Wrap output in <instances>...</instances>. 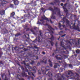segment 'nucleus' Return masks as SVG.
<instances>
[{"mask_svg": "<svg viewBox=\"0 0 80 80\" xmlns=\"http://www.w3.org/2000/svg\"><path fill=\"white\" fill-rule=\"evenodd\" d=\"M47 68H49V67L47 66L46 68L44 67L42 68L41 70L42 73H43V74H45L46 75H48L49 77H52V73L49 72L48 71V69L45 71Z\"/></svg>", "mask_w": 80, "mask_h": 80, "instance_id": "obj_1", "label": "nucleus"}, {"mask_svg": "<svg viewBox=\"0 0 80 80\" xmlns=\"http://www.w3.org/2000/svg\"><path fill=\"white\" fill-rule=\"evenodd\" d=\"M68 75H72L70 76L72 78H75L76 80H80V77H78L79 76V75L77 73H76L75 74H73L71 71H69L68 73Z\"/></svg>", "mask_w": 80, "mask_h": 80, "instance_id": "obj_2", "label": "nucleus"}, {"mask_svg": "<svg viewBox=\"0 0 80 80\" xmlns=\"http://www.w3.org/2000/svg\"><path fill=\"white\" fill-rule=\"evenodd\" d=\"M54 10H53V9L51 7H50L49 8V10H51L53 14H55L56 12H57L58 13V15H60V9L56 7H54Z\"/></svg>", "mask_w": 80, "mask_h": 80, "instance_id": "obj_3", "label": "nucleus"}, {"mask_svg": "<svg viewBox=\"0 0 80 80\" xmlns=\"http://www.w3.org/2000/svg\"><path fill=\"white\" fill-rule=\"evenodd\" d=\"M65 75H61L60 74H58L56 75L55 77L57 78V79L58 80H65V78L63 77H65Z\"/></svg>", "mask_w": 80, "mask_h": 80, "instance_id": "obj_4", "label": "nucleus"}, {"mask_svg": "<svg viewBox=\"0 0 80 80\" xmlns=\"http://www.w3.org/2000/svg\"><path fill=\"white\" fill-rule=\"evenodd\" d=\"M39 33H40V37L38 36V37L37 38V39H38V42H42V32L41 31H39Z\"/></svg>", "mask_w": 80, "mask_h": 80, "instance_id": "obj_5", "label": "nucleus"}, {"mask_svg": "<svg viewBox=\"0 0 80 80\" xmlns=\"http://www.w3.org/2000/svg\"><path fill=\"white\" fill-rule=\"evenodd\" d=\"M66 5H67V6H68V7H69V6L70 5V3H67L65 4L64 6L63 7V8L64 9V11H65V12H67V9L66 8Z\"/></svg>", "mask_w": 80, "mask_h": 80, "instance_id": "obj_6", "label": "nucleus"}, {"mask_svg": "<svg viewBox=\"0 0 80 80\" xmlns=\"http://www.w3.org/2000/svg\"><path fill=\"white\" fill-rule=\"evenodd\" d=\"M70 27L71 28H74V29H76V30H79V28L78 26L77 27L75 26V24L72 25V23H71V25H70Z\"/></svg>", "mask_w": 80, "mask_h": 80, "instance_id": "obj_7", "label": "nucleus"}, {"mask_svg": "<svg viewBox=\"0 0 80 80\" xmlns=\"http://www.w3.org/2000/svg\"><path fill=\"white\" fill-rule=\"evenodd\" d=\"M25 70L26 72H27L28 73V75H32L33 76H34V74H33V73H32V72H30V71L27 70L26 68Z\"/></svg>", "mask_w": 80, "mask_h": 80, "instance_id": "obj_8", "label": "nucleus"}, {"mask_svg": "<svg viewBox=\"0 0 80 80\" xmlns=\"http://www.w3.org/2000/svg\"><path fill=\"white\" fill-rule=\"evenodd\" d=\"M74 42V41H72V43H73V44H75V45H76V46H77V45H79V44H80V40H78V42Z\"/></svg>", "mask_w": 80, "mask_h": 80, "instance_id": "obj_9", "label": "nucleus"}, {"mask_svg": "<svg viewBox=\"0 0 80 80\" xmlns=\"http://www.w3.org/2000/svg\"><path fill=\"white\" fill-rule=\"evenodd\" d=\"M47 57H44L43 58V60L42 61H41V62H43L44 63H47Z\"/></svg>", "mask_w": 80, "mask_h": 80, "instance_id": "obj_10", "label": "nucleus"}, {"mask_svg": "<svg viewBox=\"0 0 80 80\" xmlns=\"http://www.w3.org/2000/svg\"><path fill=\"white\" fill-rule=\"evenodd\" d=\"M2 78H3L4 80H8L6 77V75L5 74H3L2 75Z\"/></svg>", "mask_w": 80, "mask_h": 80, "instance_id": "obj_11", "label": "nucleus"}, {"mask_svg": "<svg viewBox=\"0 0 80 80\" xmlns=\"http://www.w3.org/2000/svg\"><path fill=\"white\" fill-rule=\"evenodd\" d=\"M5 10H2L0 11V14L1 15H5Z\"/></svg>", "mask_w": 80, "mask_h": 80, "instance_id": "obj_12", "label": "nucleus"}, {"mask_svg": "<svg viewBox=\"0 0 80 80\" xmlns=\"http://www.w3.org/2000/svg\"><path fill=\"white\" fill-rule=\"evenodd\" d=\"M48 37L49 39H50L51 41H53V40H54V38L53 37V35L51 34V36H49Z\"/></svg>", "mask_w": 80, "mask_h": 80, "instance_id": "obj_13", "label": "nucleus"}, {"mask_svg": "<svg viewBox=\"0 0 80 80\" xmlns=\"http://www.w3.org/2000/svg\"><path fill=\"white\" fill-rule=\"evenodd\" d=\"M21 68L22 70H23V72L22 74V75L23 76V77H25V76H26V74L25 73V72H24V71H25V70L24 69L23 67H21Z\"/></svg>", "mask_w": 80, "mask_h": 80, "instance_id": "obj_14", "label": "nucleus"}, {"mask_svg": "<svg viewBox=\"0 0 80 80\" xmlns=\"http://www.w3.org/2000/svg\"><path fill=\"white\" fill-rule=\"evenodd\" d=\"M36 70H37V68L35 66H34V67H33V68L32 69V70L34 71V72H33V73H35V72H36Z\"/></svg>", "mask_w": 80, "mask_h": 80, "instance_id": "obj_15", "label": "nucleus"}, {"mask_svg": "<svg viewBox=\"0 0 80 80\" xmlns=\"http://www.w3.org/2000/svg\"><path fill=\"white\" fill-rule=\"evenodd\" d=\"M63 21L64 22H62V23H63V24H64V23L65 22V21L66 22H67V23H69V21H68V20H67V19H63Z\"/></svg>", "mask_w": 80, "mask_h": 80, "instance_id": "obj_16", "label": "nucleus"}, {"mask_svg": "<svg viewBox=\"0 0 80 80\" xmlns=\"http://www.w3.org/2000/svg\"><path fill=\"white\" fill-rule=\"evenodd\" d=\"M48 62H49V65L50 67H52V66H53V65L52 64V63L51 62V61H50V60L49 59L48 60Z\"/></svg>", "mask_w": 80, "mask_h": 80, "instance_id": "obj_17", "label": "nucleus"}, {"mask_svg": "<svg viewBox=\"0 0 80 80\" xmlns=\"http://www.w3.org/2000/svg\"><path fill=\"white\" fill-rule=\"evenodd\" d=\"M14 3L15 5H17L18 4V1L17 0L15 1L14 2Z\"/></svg>", "mask_w": 80, "mask_h": 80, "instance_id": "obj_18", "label": "nucleus"}, {"mask_svg": "<svg viewBox=\"0 0 80 80\" xmlns=\"http://www.w3.org/2000/svg\"><path fill=\"white\" fill-rule=\"evenodd\" d=\"M42 19L43 20H46L47 21H48V18H46L45 16H44L43 17H42Z\"/></svg>", "mask_w": 80, "mask_h": 80, "instance_id": "obj_19", "label": "nucleus"}, {"mask_svg": "<svg viewBox=\"0 0 80 80\" xmlns=\"http://www.w3.org/2000/svg\"><path fill=\"white\" fill-rule=\"evenodd\" d=\"M15 12H12V13L11 14V17H14V16L15 15Z\"/></svg>", "mask_w": 80, "mask_h": 80, "instance_id": "obj_20", "label": "nucleus"}, {"mask_svg": "<svg viewBox=\"0 0 80 80\" xmlns=\"http://www.w3.org/2000/svg\"><path fill=\"white\" fill-rule=\"evenodd\" d=\"M47 25L48 26V28H49L50 30H51V29H53V28H52V27H51V26L50 25L48 24H47Z\"/></svg>", "mask_w": 80, "mask_h": 80, "instance_id": "obj_21", "label": "nucleus"}, {"mask_svg": "<svg viewBox=\"0 0 80 80\" xmlns=\"http://www.w3.org/2000/svg\"><path fill=\"white\" fill-rule=\"evenodd\" d=\"M58 64H56L54 65V68H57V66H58Z\"/></svg>", "mask_w": 80, "mask_h": 80, "instance_id": "obj_22", "label": "nucleus"}, {"mask_svg": "<svg viewBox=\"0 0 80 80\" xmlns=\"http://www.w3.org/2000/svg\"><path fill=\"white\" fill-rule=\"evenodd\" d=\"M76 52L77 53H80V50L79 49H77L76 51Z\"/></svg>", "mask_w": 80, "mask_h": 80, "instance_id": "obj_23", "label": "nucleus"}, {"mask_svg": "<svg viewBox=\"0 0 80 80\" xmlns=\"http://www.w3.org/2000/svg\"><path fill=\"white\" fill-rule=\"evenodd\" d=\"M31 32H32L33 34H34V35H35V34H35V32H34V31L32 30V29H31Z\"/></svg>", "mask_w": 80, "mask_h": 80, "instance_id": "obj_24", "label": "nucleus"}, {"mask_svg": "<svg viewBox=\"0 0 80 80\" xmlns=\"http://www.w3.org/2000/svg\"><path fill=\"white\" fill-rule=\"evenodd\" d=\"M37 80H42V78L41 77H39L37 79Z\"/></svg>", "mask_w": 80, "mask_h": 80, "instance_id": "obj_25", "label": "nucleus"}, {"mask_svg": "<svg viewBox=\"0 0 80 80\" xmlns=\"http://www.w3.org/2000/svg\"><path fill=\"white\" fill-rule=\"evenodd\" d=\"M51 18H53V19H55V17L54 16L52 15V16L51 17Z\"/></svg>", "mask_w": 80, "mask_h": 80, "instance_id": "obj_26", "label": "nucleus"}, {"mask_svg": "<svg viewBox=\"0 0 80 80\" xmlns=\"http://www.w3.org/2000/svg\"><path fill=\"white\" fill-rule=\"evenodd\" d=\"M20 35V33H17L15 35V37H17V36H18V35Z\"/></svg>", "mask_w": 80, "mask_h": 80, "instance_id": "obj_27", "label": "nucleus"}, {"mask_svg": "<svg viewBox=\"0 0 80 80\" xmlns=\"http://www.w3.org/2000/svg\"><path fill=\"white\" fill-rule=\"evenodd\" d=\"M50 42L51 43V45L52 46H53V45L54 43L53 42H52V41H50Z\"/></svg>", "mask_w": 80, "mask_h": 80, "instance_id": "obj_28", "label": "nucleus"}, {"mask_svg": "<svg viewBox=\"0 0 80 80\" xmlns=\"http://www.w3.org/2000/svg\"><path fill=\"white\" fill-rule=\"evenodd\" d=\"M56 58L58 60L61 59V58H60V57H56Z\"/></svg>", "mask_w": 80, "mask_h": 80, "instance_id": "obj_29", "label": "nucleus"}, {"mask_svg": "<svg viewBox=\"0 0 80 80\" xmlns=\"http://www.w3.org/2000/svg\"><path fill=\"white\" fill-rule=\"evenodd\" d=\"M34 63H35V62L33 61H32V62H31V65H33Z\"/></svg>", "mask_w": 80, "mask_h": 80, "instance_id": "obj_30", "label": "nucleus"}, {"mask_svg": "<svg viewBox=\"0 0 80 80\" xmlns=\"http://www.w3.org/2000/svg\"><path fill=\"white\" fill-rule=\"evenodd\" d=\"M0 2H1V5H3V2H2L1 1H0Z\"/></svg>", "mask_w": 80, "mask_h": 80, "instance_id": "obj_31", "label": "nucleus"}, {"mask_svg": "<svg viewBox=\"0 0 80 80\" xmlns=\"http://www.w3.org/2000/svg\"><path fill=\"white\" fill-rule=\"evenodd\" d=\"M34 53V54H37V51H35Z\"/></svg>", "mask_w": 80, "mask_h": 80, "instance_id": "obj_32", "label": "nucleus"}, {"mask_svg": "<svg viewBox=\"0 0 80 80\" xmlns=\"http://www.w3.org/2000/svg\"><path fill=\"white\" fill-rule=\"evenodd\" d=\"M63 32L62 31L60 32L59 33V35H62V33Z\"/></svg>", "mask_w": 80, "mask_h": 80, "instance_id": "obj_33", "label": "nucleus"}, {"mask_svg": "<svg viewBox=\"0 0 80 80\" xmlns=\"http://www.w3.org/2000/svg\"><path fill=\"white\" fill-rule=\"evenodd\" d=\"M17 77L18 78H19L20 77V76L19 75H17Z\"/></svg>", "mask_w": 80, "mask_h": 80, "instance_id": "obj_34", "label": "nucleus"}, {"mask_svg": "<svg viewBox=\"0 0 80 80\" xmlns=\"http://www.w3.org/2000/svg\"><path fill=\"white\" fill-rule=\"evenodd\" d=\"M4 32L5 33H8V31H7V30H5L4 31Z\"/></svg>", "mask_w": 80, "mask_h": 80, "instance_id": "obj_35", "label": "nucleus"}, {"mask_svg": "<svg viewBox=\"0 0 80 80\" xmlns=\"http://www.w3.org/2000/svg\"><path fill=\"white\" fill-rule=\"evenodd\" d=\"M59 27L60 28L61 27V24L60 23H59Z\"/></svg>", "mask_w": 80, "mask_h": 80, "instance_id": "obj_36", "label": "nucleus"}, {"mask_svg": "<svg viewBox=\"0 0 80 80\" xmlns=\"http://www.w3.org/2000/svg\"><path fill=\"white\" fill-rule=\"evenodd\" d=\"M63 57H67V56H65V55L63 54L62 55V56Z\"/></svg>", "mask_w": 80, "mask_h": 80, "instance_id": "obj_37", "label": "nucleus"}, {"mask_svg": "<svg viewBox=\"0 0 80 80\" xmlns=\"http://www.w3.org/2000/svg\"><path fill=\"white\" fill-rule=\"evenodd\" d=\"M38 73L39 74H41V72H40V71H38Z\"/></svg>", "mask_w": 80, "mask_h": 80, "instance_id": "obj_38", "label": "nucleus"}, {"mask_svg": "<svg viewBox=\"0 0 80 80\" xmlns=\"http://www.w3.org/2000/svg\"><path fill=\"white\" fill-rule=\"evenodd\" d=\"M42 54L43 55H45V52H42Z\"/></svg>", "mask_w": 80, "mask_h": 80, "instance_id": "obj_39", "label": "nucleus"}, {"mask_svg": "<svg viewBox=\"0 0 80 80\" xmlns=\"http://www.w3.org/2000/svg\"><path fill=\"white\" fill-rule=\"evenodd\" d=\"M38 66H39L40 65V62H38L37 64Z\"/></svg>", "mask_w": 80, "mask_h": 80, "instance_id": "obj_40", "label": "nucleus"}, {"mask_svg": "<svg viewBox=\"0 0 80 80\" xmlns=\"http://www.w3.org/2000/svg\"><path fill=\"white\" fill-rule=\"evenodd\" d=\"M65 35H66V34H64V35H62V36H61V37H65Z\"/></svg>", "mask_w": 80, "mask_h": 80, "instance_id": "obj_41", "label": "nucleus"}, {"mask_svg": "<svg viewBox=\"0 0 80 80\" xmlns=\"http://www.w3.org/2000/svg\"><path fill=\"white\" fill-rule=\"evenodd\" d=\"M17 48V47H15L14 48V49H15V50H16Z\"/></svg>", "mask_w": 80, "mask_h": 80, "instance_id": "obj_42", "label": "nucleus"}, {"mask_svg": "<svg viewBox=\"0 0 80 80\" xmlns=\"http://www.w3.org/2000/svg\"><path fill=\"white\" fill-rule=\"evenodd\" d=\"M11 7H13V5L12 4L11 5Z\"/></svg>", "mask_w": 80, "mask_h": 80, "instance_id": "obj_43", "label": "nucleus"}, {"mask_svg": "<svg viewBox=\"0 0 80 80\" xmlns=\"http://www.w3.org/2000/svg\"><path fill=\"white\" fill-rule=\"evenodd\" d=\"M61 6H63V3H61Z\"/></svg>", "mask_w": 80, "mask_h": 80, "instance_id": "obj_44", "label": "nucleus"}, {"mask_svg": "<svg viewBox=\"0 0 80 80\" xmlns=\"http://www.w3.org/2000/svg\"><path fill=\"white\" fill-rule=\"evenodd\" d=\"M28 68H30L31 69H32V67L30 66H29L28 67Z\"/></svg>", "mask_w": 80, "mask_h": 80, "instance_id": "obj_45", "label": "nucleus"}, {"mask_svg": "<svg viewBox=\"0 0 80 80\" xmlns=\"http://www.w3.org/2000/svg\"><path fill=\"white\" fill-rule=\"evenodd\" d=\"M62 2H65V0H62Z\"/></svg>", "mask_w": 80, "mask_h": 80, "instance_id": "obj_46", "label": "nucleus"}, {"mask_svg": "<svg viewBox=\"0 0 80 80\" xmlns=\"http://www.w3.org/2000/svg\"><path fill=\"white\" fill-rule=\"evenodd\" d=\"M69 67H72V64H69Z\"/></svg>", "mask_w": 80, "mask_h": 80, "instance_id": "obj_47", "label": "nucleus"}, {"mask_svg": "<svg viewBox=\"0 0 80 80\" xmlns=\"http://www.w3.org/2000/svg\"><path fill=\"white\" fill-rule=\"evenodd\" d=\"M23 37L24 38H26V35H24V36H23Z\"/></svg>", "mask_w": 80, "mask_h": 80, "instance_id": "obj_48", "label": "nucleus"}, {"mask_svg": "<svg viewBox=\"0 0 80 80\" xmlns=\"http://www.w3.org/2000/svg\"><path fill=\"white\" fill-rule=\"evenodd\" d=\"M55 46L57 47V43H56L55 44Z\"/></svg>", "mask_w": 80, "mask_h": 80, "instance_id": "obj_49", "label": "nucleus"}, {"mask_svg": "<svg viewBox=\"0 0 80 80\" xmlns=\"http://www.w3.org/2000/svg\"><path fill=\"white\" fill-rule=\"evenodd\" d=\"M22 48H23L24 46H23V45H22Z\"/></svg>", "mask_w": 80, "mask_h": 80, "instance_id": "obj_50", "label": "nucleus"}, {"mask_svg": "<svg viewBox=\"0 0 80 80\" xmlns=\"http://www.w3.org/2000/svg\"><path fill=\"white\" fill-rule=\"evenodd\" d=\"M62 53H66L65 51H64Z\"/></svg>", "mask_w": 80, "mask_h": 80, "instance_id": "obj_51", "label": "nucleus"}, {"mask_svg": "<svg viewBox=\"0 0 80 80\" xmlns=\"http://www.w3.org/2000/svg\"><path fill=\"white\" fill-rule=\"evenodd\" d=\"M41 10H43V8H41Z\"/></svg>", "mask_w": 80, "mask_h": 80, "instance_id": "obj_52", "label": "nucleus"}, {"mask_svg": "<svg viewBox=\"0 0 80 80\" xmlns=\"http://www.w3.org/2000/svg\"><path fill=\"white\" fill-rule=\"evenodd\" d=\"M50 21L51 23H52V21L51 20V19L50 20Z\"/></svg>", "mask_w": 80, "mask_h": 80, "instance_id": "obj_53", "label": "nucleus"}, {"mask_svg": "<svg viewBox=\"0 0 80 80\" xmlns=\"http://www.w3.org/2000/svg\"><path fill=\"white\" fill-rule=\"evenodd\" d=\"M24 63L25 65H26V63H25V61H24Z\"/></svg>", "mask_w": 80, "mask_h": 80, "instance_id": "obj_54", "label": "nucleus"}, {"mask_svg": "<svg viewBox=\"0 0 80 80\" xmlns=\"http://www.w3.org/2000/svg\"><path fill=\"white\" fill-rule=\"evenodd\" d=\"M27 35L28 36V37H29V34H27Z\"/></svg>", "mask_w": 80, "mask_h": 80, "instance_id": "obj_55", "label": "nucleus"}, {"mask_svg": "<svg viewBox=\"0 0 80 80\" xmlns=\"http://www.w3.org/2000/svg\"><path fill=\"white\" fill-rule=\"evenodd\" d=\"M65 25H64V26H63V27L64 28H65Z\"/></svg>", "mask_w": 80, "mask_h": 80, "instance_id": "obj_56", "label": "nucleus"}, {"mask_svg": "<svg viewBox=\"0 0 80 80\" xmlns=\"http://www.w3.org/2000/svg\"><path fill=\"white\" fill-rule=\"evenodd\" d=\"M52 33H53V31H52Z\"/></svg>", "mask_w": 80, "mask_h": 80, "instance_id": "obj_57", "label": "nucleus"}, {"mask_svg": "<svg viewBox=\"0 0 80 80\" xmlns=\"http://www.w3.org/2000/svg\"><path fill=\"white\" fill-rule=\"evenodd\" d=\"M36 59H38V57H36Z\"/></svg>", "mask_w": 80, "mask_h": 80, "instance_id": "obj_58", "label": "nucleus"}, {"mask_svg": "<svg viewBox=\"0 0 80 80\" xmlns=\"http://www.w3.org/2000/svg\"><path fill=\"white\" fill-rule=\"evenodd\" d=\"M26 66H29V64H28V65H27Z\"/></svg>", "mask_w": 80, "mask_h": 80, "instance_id": "obj_59", "label": "nucleus"}, {"mask_svg": "<svg viewBox=\"0 0 80 80\" xmlns=\"http://www.w3.org/2000/svg\"><path fill=\"white\" fill-rule=\"evenodd\" d=\"M40 21H41V22H42V20H41Z\"/></svg>", "mask_w": 80, "mask_h": 80, "instance_id": "obj_60", "label": "nucleus"}, {"mask_svg": "<svg viewBox=\"0 0 80 80\" xmlns=\"http://www.w3.org/2000/svg\"><path fill=\"white\" fill-rule=\"evenodd\" d=\"M49 80H52V79H49Z\"/></svg>", "mask_w": 80, "mask_h": 80, "instance_id": "obj_61", "label": "nucleus"}, {"mask_svg": "<svg viewBox=\"0 0 80 80\" xmlns=\"http://www.w3.org/2000/svg\"><path fill=\"white\" fill-rule=\"evenodd\" d=\"M32 80H33V78H32Z\"/></svg>", "mask_w": 80, "mask_h": 80, "instance_id": "obj_62", "label": "nucleus"}, {"mask_svg": "<svg viewBox=\"0 0 80 80\" xmlns=\"http://www.w3.org/2000/svg\"><path fill=\"white\" fill-rule=\"evenodd\" d=\"M67 77L68 78V76H67Z\"/></svg>", "mask_w": 80, "mask_h": 80, "instance_id": "obj_63", "label": "nucleus"}, {"mask_svg": "<svg viewBox=\"0 0 80 80\" xmlns=\"http://www.w3.org/2000/svg\"><path fill=\"white\" fill-rule=\"evenodd\" d=\"M1 55V53H0V56Z\"/></svg>", "mask_w": 80, "mask_h": 80, "instance_id": "obj_64", "label": "nucleus"}]
</instances>
